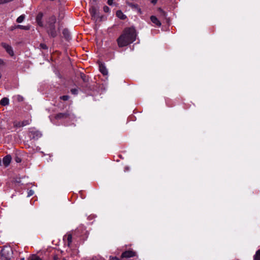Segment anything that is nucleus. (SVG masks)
I'll list each match as a JSON object with an SVG mask.
<instances>
[{"label":"nucleus","mask_w":260,"mask_h":260,"mask_svg":"<svg viewBox=\"0 0 260 260\" xmlns=\"http://www.w3.org/2000/svg\"><path fill=\"white\" fill-rule=\"evenodd\" d=\"M18 27L19 28H21V29H28L29 28L28 27H27L26 26H24L21 25H18Z\"/></svg>","instance_id":"obj_25"},{"label":"nucleus","mask_w":260,"mask_h":260,"mask_svg":"<svg viewBox=\"0 0 260 260\" xmlns=\"http://www.w3.org/2000/svg\"><path fill=\"white\" fill-rule=\"evenodd\" d=\"M41 46H42V47L44 49H46L47 47H46V46L45 45H43V44H41Z\"/></svg>","instance_id":"obj_29"},{"label":"nucleus","mask_w":260,"mask_h":260,"mask_svg":"<svg viewBox=\"0 0 260 260\" xmlns=\"http://www.w3.org/2000/svg\"><path fill=\"white\" fill-rule=\"evenodd\" d=\"M129 170V168L128 167H125L124 168V171H128Z\"/></svg>","instance_id":"obj_30"},{"label":"nucleus","mask_w":260,"mask_h":260,"mask_svg":"<svg viewBox=\"0 0 260 260\" xmlns=\"http://www.w3.org/2000/svg\"><path fill=\"white\" fill-rule=\"evenodd\" d=\"M13 0H0V5L8 3Z\"/></svg>","instance_id":"obj_21"},{"label":"nucleus","mask_w":260,"mask_h":260,"mask_svg":"<svg viewBox=\"0 0 260 260\" xmlns=\"http://www.w3.org/2000/svg\"><path fill=\"white\" fill-rule=\"evenodd\" d=\"M2 46L5 48L7 52L11 56H13L14 55L13 50L12 47L5 43H2L1 44Z\"/></svg>","instance_id":"obj_3"},{"label":"nucleus","mask_w":260,"mask_h":260,"mask_svg":"<svg viewBox=\"0 0 260 260\" xmlns=\"http://www.w3.org/2000/svg\"><path fill=\"white\" fill-rule=\"evenodd\" d=\"M90 14L92 17L94 16L95 15L96 10L94 8H92L91 9H90Z\"/></svg>","instance_id":"obj_19"},{"label":"nucleus","mask_w":260,"mask_h":260,"mask_svg":"<svg viewBox=\"0 0 260 260\" xmlns=\"http://www.w3.org/2000/svg\"><path fill=\"white\" fill-rule=\"evenodd\" d=\"M116 16L121 19H124L126 18L125 15H124L123 13L120 10L117 11Z\"/></svg>","instance_id":"obj_14"},{"label":"nucleus","mask_w":260,"mask_h":260,"mask_svg":"<svg viewBox=\"0 0 260 260\" xmlns=\"http://www.w3.org/2000/svg\"><path fill=\"white\" fill-rule=\"evenodd\" d=\"M71 91L74 94H77L78 93V90L77 89H72Z\"/></svg>","instance_id":"obj_23"},{"label":"nucleus","mask_w":260,"mask_h":260,"mask_svg":"<svg viewBox=\"0 0 260 260\" xmlns=\"http://www.w3.org/2000/svg\"><path fill=\"white\" fill-rule=\"evenodd\" d=\"M157 2V0H153L152 1V3L153 4H155Z\"/></svg>","instance_id":"obj_31"},{"label":"nucleus","mask_w":260,"mask_h":260,"mask_svg":"<svg viewBox=\"0 0 260 260\" xmlns=\"http://www.w3.org/2000/svg\"><path fill=\"white\" fill-rule=\"evenodd\" d=\"M2 78V74L0 73V79Z\"/></svg>","instance_id":"obj_32"},{"label":"nucleus","mask_w":260,"mask_h":260,"mask_svg":"<svg viewBox=\"0 0 260 260\" xmlns=\"http://www.w3.org/2000/svg\"><path fill=\"white\" fill-rule=\"evenodd\" d=\"M254 260H260V249L256 252L254 256Z\"/></svg>","instance_id":"obj_17"},{"label":"nucleus","mask_w":260,"mask_h":260,"mask_svg":"<svg viewBox=\"0 0 260 260\" xmlns=\"http://www.w3.org/2000/svg\"><path fill=\"white\" fill-rule=\"evenodd\" d=\"M151 22L157 27H160L161 23L160 21L155 16L150 17Z\"/></svg>","instance_id":"obj_9"},{"label":"nucleus","mask_w":260,"mask_h":260,"mask_svg":"<svg viewBox=\"0 0 260 260\" xmlns=\"http://www.w3.org/2000/svg\"><path fill=\"white\" fill-rule=\"evenodd\" d=\"M136 253L133 250H127L123 252L121 254V258H130L136 255Z\"/></svg>","instance_id":"obj_4"},{"label":"nucleus","mask_w":260,"mask_h":260,"mask_svg":"<svg viewBox=\"0 0 260 260\" xmlns=\"http://www.w3.org/2000/svg\"><path fill=\"white\" fill-rule=\"evenodd\" d=\"M47 32L50 36L55 37L57 35V31L55 29V26H51L46 27Z\"/></svg>","instance_id":"obj_5"},{"label":"nucleus","mask_w":260,"mask_h":260,"mask_svg":"<svg viewBox=\"0 0 260 260\" xmlns=\"http://www.w3.org/2000/svg\"><path fill=\"white\" fill-rule=\"evenodd\" d=\"M24 19V15H21L19 17H18L16 20V21L18 23H21L22 22Z\"/></svg>","instance_id":"obj_18"},{"label":"nucleus","mask_w":260,"mask_h":260,"mask_svg":"<svg viewBox=\"0 0 260 260\" xmlns=\"http://www.w3.org/2000/svg\"><path fill=\"white\" fill-rule=\"evenodd\" d=\"M31 120H26L22 121L21 122H19L18 123V126L19 127L21 126H24L27 125H28L30 123Z\"/></svg>","instance_id":"obj_15"},{"label":"nucleus","mask_w":260,"mask_h":260,"mask_svg":"<svg viewBox=\"0 0 260 260\" xmlns=\"http://www.w3.org/2000/svg\"><path fill=\"white\" fill-rule=\"evenodd\" d=\"M70 114L68 112L59 113L56 114L54 118L57 120L64 119L69 118Z\"/></svg>","instance_id":"obj_6"},{"label":"nucleus","mask_w":260,"mask_h":260,"mask_svg":"<svg viewBox=\"0 0 260 260\" xmlns=\"http://www.w3.org/2000/svg\"><path fill=\"white\" fill-rule=\"evenodd\" d=\"M64 241L67 242V245L69 247L70 246L72 242V236L71 234H67L64 236Z\"/></svg>","instance_id":"obj_11"},{"label":"nucleus","mask_w":260,"mask_h":260,"mask_svg":"<svg viewBox=\"0 0 260 260\" xmlns=\"http://www.w3.org/2000/svg\"><path fill=\"white\" fill-rule=\"evenodd\" d=\"M17 99L19 102H22L23 101V98L20 95H18L17 96Z\"/></svg>","instance_id":"obj_22"},{"label":"nucleus","mask_w":260,"mask_h":260,"mask_svg":"<svg viewBox=\"0 0 260 260\" xmlns=\"http://www.w3.org/2000/svg\"><path fill=\"white\" fill-rule=\"evenodd\" d=\"M4 65V61L0 58V67Z\"/></svg>","instance_id":"obj_28"},{"label":"nucleus","mask_w":260,"mask_h":260,"mask_svg":"<svg viewBox=\"0 0 260 260\" xmlns=\"http://www.w3.org/2000/svg\"><path fill=\"white\" fill-rule=\"evenodd\" d=\"M11 159H12V158H11V156L9 155H6V156H5L3 160L4 165L6 167L8 166L11 161Z\"/></svg>","instance_id":"obj_10"},{"label":"nucleus","mask_w":260,"mask_h":260,"mask_svg":"<svg viewBox=\"0 0 260 260\" xmlns=\"http://www.w3.org/2000/svg\"><path fill=\"white\" fill-rule=\"evenodd\" d=\"M110 260H119V259L116 256H115V257L110 256Z\"/></svg>","instance_id":"obj_26"},{"label":"nucleus","mask_w":260,"mask_h":260,"mask_svg":"<svg viewBox=\"0 0 260 260\" xmlns=\"http://www.w3.org/2000/svg\"><path fill=\"white\" fill-rule=\"evenodd\" d=\"M70 97L69 95H63L60 97V99L63 101H68Z\"/></svg>","instance_id":"obj_20"},{"label":"nucleus","mask_w":260,"mask_h":260,"mask_svg":"<svg viewBox=\"0 0 260 260\" xmlns=\"http://www.w3.org/2000/svg\"><path fill=\"white\" fill-rule=\"evenodd\" d=\"M114 0H108V4L109 5H112Z\"/></svg>","instance_id":"obj_27"},{"label":"nucleus","mask_w":260,"mask_h":260,"mask_svg":"<svg viewBox=\"0 0 260 260\" xmlns=\"http://www.w3.org/2000/svg\"><path fill=\"white\" fill-rule=\"evenodd\" d=\"M0 104L3 106H6L9 104V100L7 98H3L0 101Z\"/></svg>","instance_id":"obj_13"},{"label":"nucleus","mask_w":260,"mask_h":260,"mask_svg":"<svg viewBox=\"0 0 260 260\" xmlns=\"http://www.w3.org/2000/svg\"><path fill=\"white\" fill-rule=\"evenodd\" d=\"M100 71V72L104 75H107L108 74V71L105 66L102 64H100L99 66Z\"/></svg>","instance_id":"obj_12"},{"label":"nucleus","mask_w":260,"mask_h":260,"mask_svg":"<svg viewBox=\"0 0 260 260\" xmlns=\"http://www.w3.org/2000/svg\"><path fill=\"white\" fill-rule=\"evenodd\" d=\"M12 255V250L11 248L6 247L2 249L1 256L2 260H9Z\"/></svg>","instance_id":"obj_2"},{"label":"nucleus","mask_w":260,"mask_h":260,"mask_svg":"<svg viewBox=\"0 0 260 260\" xmlns=\"http://www.w3.org/2000/svg\"><path fill=\"white\" fill-rule=\"evenodd\" d=\"M28 260H42V259L37 255L33 254L29 257Z\"/></svg>","instance_id":"obj_16"},{"label":"nucleus","mask_w":260,"mask_h":260,"mask_svg":"<svg viewBox=\"0 0 260 260\" xmlns=\"http://www.w3.org/2000/svg\"><path fill=\"white\" fill-rule=\"evenodd\" d=\"M43 17V14L42 12H39L37 15L36 18V22L38 25L41 27L44 26L43 22L42 21Z\"/></svg>","instance_id":"obj_7"},{"label":"nucleus","mask_w":260,"mask_h":260,"mask_svg":"<svg viewBox=\"0 0 260 260\" xmlns=\"http://www.w3.org/2000/svg\"><path fill=\"white\" fill-rule=\"evenodd\" d=\"M104 11L105 12H108L110 11V9L108 7L106 6L104 7Z\"/></svg>","instance_id":"obj_24"},{"label":"nucleus","mask_w":260,"mask_h":260,"mask_svg":"<svg viewBox=\"0 0 260 260\" xmlns=\"http://www.w3.org/2000/svg\"><path fill=\"white\" fill-rule=\"evenodd\" d=\"M56 20V17L54 16H51L49 17L47 20L46 27L55 26Z\"/></svg>","instance_id":"obj_8"},{"label":"nucleus","mask_w":260,"mask_h":260,"mask_svg":"<svg viewBox=\"0 0 260 260\" xmlns=\"http://www.w3.org/2000/svg\"><path fill=\"white\" fill-rule=\"evenodd\" d=\"M136 31L134 27L125 28L116 40L118 47H123L131 44L136 40Z\"/></svg>","instance_id":"obj_1"}]
</instances>
